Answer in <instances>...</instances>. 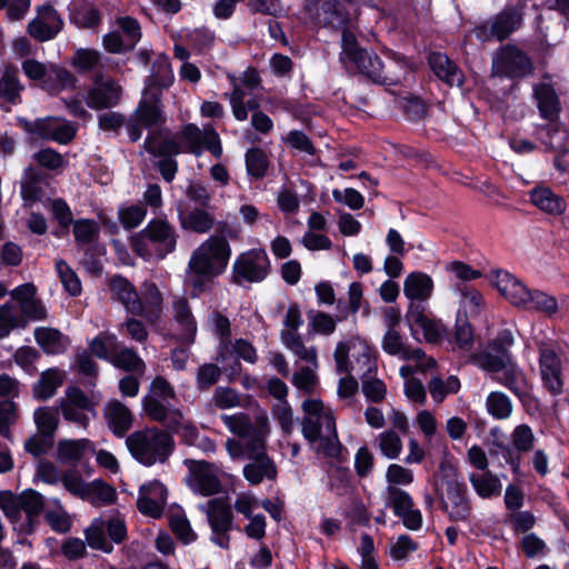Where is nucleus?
<instances>
[{
	"label": "nucleus",
	"mask_w": 569,
	"mask_h": 569,
	"mask_svg": "<svg viewBox=\"0 0 569 569\" xmlns=\"http://www.w3.org/2000/svg\"><path fill=\"white\" fill-rule=\"evenodd\" d=\"M435 495L439 509L447 515L451 522H467L471 516V501L467 485L459 479L458 469L448 460L439 463V471L435 475Z\"/></svg>",
	"instance_id": "nucleus-1"
},
{
	"label": "nucleus",
	"mask_w": 569,
	"mask_h": 569,
	"mask_svg": "<svg viewBox=\"0 0 569 569\" xmlns=\"http://www.w3.org/2000/svg\"><path fill=\"white\" fill-rule=\"evenodd\" d=\"M126 443L131 456L146 467L167 462L176 448L173 436L158 427L132 432Z\"/></svg>",
	"instance_id": "nucleus-2"
},
{
	"label": "nucleus",
	"mask_w": 569,
	"mask_h": 569,
	"mask_svg": "<svg viewBox=\"0 0 569 569\" xmlns=\"http://www.w3.org/2000/svg\"><path fill=\"white\" fill-rule=\"evenodd\" d=\"M178 234L167 219L152 218L147 226L130 239L132 251L144 260H150L153 254L159 259L172 253L177 247Z\"/></svg>",
	"instance_id": "nucleus-3"
},
{
	"label": "nucleus",
	"mask_w": 569,
	"mask_h": 569,
	"mask_svg": "<svg viewBox=\"0 0 569 569\" xmlns=\"http://www.w3.org/2000/svg\"><path fill=\"white\" fill-rule=\"evenodd\" d=\"M340 60L351 63L359 74L380 86H395L397 80L383 73V61L377 53L370 54L359 44L356 34L348 28L341 30Z\"/></svg>",
	"instance_id": "nucleus-4"
},
{
	"label": "nucleus",
	"mask_w": 569,
	"mask_h": 569,
	"mask_svg": "<svg viewBox=\"0 0 569 569\" xmlns=\"http://www.w3.org/2000/svg\"><path fill=\"white\" fill-rule=\"evenodd\" d=\"M340 60L351 63L359 74L380 86H395L397 80L383 73V61L377 53L370 54L359 44L356 34L348 28L341 30Z\"/></svg>",
	"instance_id": "nucleus-5"
},
{
	"label": "nucleus",
	"mask_w": 569,
	"mask_h": 569,
	"mask_svg": "<svg viewBox=\"0 0 569 569\" xmlns=\"http://www.w3.org/2000/svg\"><path fill=\"white\" fill-rule=\"evenodd\" d=\"M523 20L522 8L518 6H506L499 13L489 21H483L472 29L480 42L492 40L505 41L511 33L517 31Z\"/></svg>",
	"instance_id": "nucleus-6"
},
{
	"label": "nucleus",
	"mask_w": 569,
	"mask_h": 569,
	"mask_svg": "<svg viewBox=\"0 0 569 569\" xmlns=\"http://www.w3.org/2000/svg\"><path fill=\"white\" fill-rule=\"evenodd\" d=\"M345 0H303V10L315 22L321 23L325 28L343 30L351 23V14Z\"/></svg>",
	"instance_id": "nucleus-7"
},
{
	"label": "nucleus",
	"mask_w": 569,
	"mask_h": 569,
	"mask_svg": "<svg viewBox=\"0 0 569 569\" xmlns=\"http://www.w3.org/2000/svg\"><path fill=\"white\" fill-rule=\"evenodd\" d=\"M492 71L497 77L519 81L532 74L535 66L527 52L509 43L503 46L493 58Z\"/></svg>",
	"instance_id": "nucleus-8"
},
{
	"label": "nucleus",
	"mask_w": 569,
	"mask_h": 569,
	"mask_svg": "<svg viewBox=\"0 0 569 569\" xmlns=\"http://www.w3.org/2000/svg\"><path fill=\"white\" fill-rule=\"evenodd\" d=\"M271 271V262L263 248H252L241 252L232 266V282H262Z\"/></svg>",
	"instance_id": "nucleus-9"
},
{
	"label": "nucleus",
	"mask_w": 569,
	"mask_h": 569,
	"mask_svg": "<svg viewBox=\"0 0 569 569\" xmlns=\"http://www.w3.org/2000/svg\"><path fill=\"white\" fill-rule=\"evenodd\" d=\"M208 522L211 528L210 540L222 549L230 548V535L233 529L231 506L222 498L211 499L208 503Z\"/></svg>",
	"instance_id": "nucleus-10"
},
{
	"label": "nucleus",
	"mask_w": 569,
	"mask_h": 569,
	"mask_svg": "<svg viewBox=\"0 0 569 569\" xmlns=\"http://www.w3.org/2000/svg\"><path fill=\"white\" fill-rule=\"evenodd\" d=\"M179 139L184 146V153L196 157L202 154L203 149L208 150L214 158L222 156V146L218 132L211 128L202 132L194 123H187L179 132Z\"/></svg>",
	"instance_id": "nucleus-11"
},
{
	"label": "nucleus",
	"mask_w": 569,
	"mask_h": 569,
	"mask_svg": "<svg viewBox=\"0 0 569 569\" xmlns=\"http://www.w3.org/2000/svg\"><path fill=\"white\" fill-rule=\"evenodd\" d=\"M539 369L543 388L552 396L563 393L562 361L557 351L547 346L539 348Z\"/></svg>",
	"instance_id": "nucleus-12"
},
{
	"label": "nucleus",
	"mask_w": 569,
	"mask_h": 569,
	"mask_svg": "<svg viewBox=\"0 0 569 569\" xmlns=\"http://www.w3.org/2000/svg\"><path fill=\"white\" fill-rule=\"evenodd\" d=\"M38 17L28 24V33L40 42L52 40L62 30L63 20L51 4L40 6Z\"/></svg>",
	"instance_id": "nucleus-13"
},
{
	"label": "nucleus",
	"mask_w": 569,
	"mask_h": 569,
	"mask_svg": "<svg viewBox=\"0 0 569 569\" xmlns=\"http://www.w3.org/2000/svg\"><path fill=\"white\" fill-rule=\"evenodd\" d=\"M121 99V87L112 79L104 80L101 73L94 77L93 86L87 91L86 103L90 109L104 110L116 107Z\"/></svg>",
	"instance_id": "nucleus-14"
},
{
	"label": "nucleus",
	"mask_w": 569,
	"mask_h": 569,
	"mask_svg": "<svg viewBox=\"0 0 569 569\" xmlns=\"http://www.w3.org/2000/svg\"><path fill=\"white\" fill-rule=\"evenodd\" d=\"M427 63L438 80L448 87H463L466 76L462 69L446 52L430 51Z\"/></svg>",
	"instance_id": "nucleus-15"
},
{
	"label": "nucleus",
	"mask_w": 569,
	"mask_h": 569,
	"mask_svg": "<svg viewBox=\"0 0 569 569\" xmlns=\"http://www.w3.org/2000/svg\"><path fill=\"white\" fill-rule=\"evenodd\" d=\"M167 498V487L159 480H152L139 488L137 508L142 515L158 519L162 516Z\"/></svg>",
	"instance_id": "nucleus-16"
},
{
	"label": "nucleus",
	"mask_w": 569,
	"mask_h": 569,
	"mask_svg": "<svg viewBox=\"0 0 569 569\" xmlns=\"http://www.w3.org/2000/svg\"><path fill=\"white\" fill-rule=\"evenodd\" d=\"M109 290L112 298L119 301L127 312L133 316H146L142 298L136 287L124 276H112L109 280Z\"/></svg>",
	"instance_id": "nucleus-17"
},
{
	"label": "nucleus",
	"mask_w": 569,
	"mask_h": 569,
	"mask_svg": "<svg viewBox=\"0 0 569 569\" xmlns=\"http://www.w3.org/2000/svg\"><path fill=\"white\" fill-rule=\"evenodd\" d=\"M134 119L146 129L163 124L167 118L162 110L161 92L146 90L134 110Z\"/></svg>",
	"instance_id": "nucleus-18"
},
{
	"label": "nucleus",
	"mask_w": 569,
	"mask_h": 569,
	"mask_svg": "<svg viewBox=\"0 0 569 569\" xmlns=\"http://www.w3.org/2000/svg\"><path fill=\"white\" fill-rule=\"evenodd\" d=\"M491 274L493 284L501 296H503L515 307L522 308L526 302L529 288L507 271L493 270Z\"/></svg>",
	"instance_id": "nucleus-19"
},
{
	"label": "nucleus",
	"mask_w": 569,
	"mask_h": 569,
	"mask_svg": "<svg viewBox=\"0 0 569 569\" xmlns=\"http://www.w3.org/2000/svg\"><path fill=\"white\" fill-rule=\"evenodd\" d=\"M530 202L540 211L558 217L566 212V199L557 194L550 187L538 184L529 191Z\"/></svg>",
	"instance_id": "nucleus-20"
},
{
	"label": "nucleus",
	"mask_w": 569,
	"mask_h": 569,
	"mask_svg": "<svg viewBox=\"0 0 569 569\" xmlns=\"http://www.w3.org/2000/svg\"><path fill=\"white\" fill-rule=\"evenodd\" d=\"M533 97L537 100V107L542 119L549 122L559 119L561 112L560 100L551 83H536L533 86Z\"/></svg>",
	"instance_id": "nucleus-21"
},
{
	"label": "nucleus",
	"mask_w": 569,
	"mask_h": 569,
	"mask_svg": "<svg viewBox=\"0 0 569 569\" xmlns=\"http://www.w3.org/2000/svg\"><path fill=\"white\" fill-rule=\"evenodd\" d=\"M207 209L199 207L193 209L179 208L178 220L181 229L199 234L209 232L214 224L216 218Z\"/></svg>",
	"instance_id": "nucleus-22"
},
{
	"label": "nucleus",
	"mask_w": 569,
	"mask_h": 569,
	"mask_svg": "<svg viewBox=\"0 0 569 569\" xmlns=\"http://www.w3.org/2000/svg\"><path fill=\"white\" fill-rule=\"evenodd\" d=\"M70 22L82 29H93L101 22V12L89 0H72L68 6Z\"/></svg>",
	"instance_id": "nucleus-23"
},
{
	"label": "nucleus",
	"mask_w": 569,
	"mask_h": 569,
	"mask_svg": "<svg viewBox=\"0 0 569 569\" xmlns=\"http://www.w3.org/2000/svg\"><path fill=\"white\" fill-rule=\"evenodd\" d=\"M189 462L198 491L202 496L209 497L221 491V482L219 478L210 471V462L206 460H190Z\"/></svg>",
	"instance_id": "nucleus-24"
},
{
	"label": "nucleus",
	"mask_w": 569,
	"mask_h": 569,
	"mask_svg": "<svg viewBox=\"0 0 569 569\" xmlns=\"http://www.w3.org/2000/svg\"><path fill=\"white\" fill-rule=\"evenodd\" d=\"M104 417L112 433L122 438L132 427V413L128 407L118 400L108 402Z\"/></svg>",
	"instance_id": "nucleus-25"
},
{
	"label": "nucleus",
	"mask_w": 569,
	"mask_h": 569,
	"mask_svg": "<svg viewBox=\"0 0 569 569\" xmlns=\"http://www.w3.org/2000/svg\"><path fill=\"white\" fill-rule=\"evenodd\" d=\"M433 287V280L429 274L413 271L405 279L403 293L410 301H426L431 297Z\"/></svg>",
	"instance_id": "nucleus-26"
},
{
	"label": "nucleus",
	"mask_w": 569,
	"mask_h": 569,
	"mask_svg": "<svg viewBox=\"0 0 569 569\" xmlns=\"http://www.w3.org/2000/svg\"><path fill=\"white\" fill-rule=\"evenodd\" d=\"M33 336L46 355H62L67 351L69 338L56 328L38 327Z\"/></svg>",
	"instance_id": "nucleus-27"
},
{
	"label": "nucleus",
	"mask_w": 569,
	"mask_h": 569,
	"mask_svg": "<svg viewBox=\"0 0 569 569\" xmlns=\"http://www.w3.org/2000/svg\"><path fill=\"white\" fill-rule=\"evenodd\" d=\"M362 356L366 358V363L368 365L367 371L362 377V392L368 401L380 403L383 401L387 393L386 383L381 379L373 377L377 373L376 359L371 358L367 352Z\"/></svg>",
	"instance_id": "nucleus-28"
},
{
	"label": "nucleus",
	"mask_w": 569,
	"mask_h": 569,
	"mask_svg": "<svg viewBox=\"0 0 569 569\" xmlns=\"http://www.w3.org/2000/svg\"><path fill=\"white\" fill-rule=\"evenodd\" d=\"M87 450H94L93 442L87 438L59 440L57 445V459L62 465H77L83 459Z\"/></svg>",
	"instance_id": "nucleus-29"
},
{
	"label": "nucleus",
	"mask_w": 569,
	"mask_h": 569,
	"mask_svg": "<svg viewBox=\"0 0 569 569\" xmlns=\"http://www.w3.org/2000/svg\"><path fill=\"white\" fill-rule=\"evenodd\" d=\"M257 462L248 463L243 467V477L251 485H259L263 478L270 480L277 477V467L266 452L256 456Z\"/></svg>",
	"instance_id": "nucleus-30"
},
{
	"label": "nucleus",
	"mask_w": 569,
	"mask_h": 569,
	"mask_svg": "<svg viewBox=\"0 0 569 569\" xmlns=\"http://www.w3.org/2000/svg\"><path fill=\"white\" fill-rule=\"evenodd\" d=\"M174 319L182 327V332L177 340L186 346L192 345L197 335V321L186 299L174 305Z\"/></svg>",
	"instance_id": "nucleus-31"
},
{
	"label": "nucleus",
	"mask_w": 569,
	"mask_h": 569,
	"mask_svg": "<svg viewBox=\"0 0 569 569\" xmlns=\"http://www.w3.org/2000/svg\"><path fill=\"white\" fill-rule=\"evenodd\" d=\"M522 309L530 312H539L551 318L559 311V305L555 296L538 289H529Z\"/></svg>",
	"instance_id": "nucleus-32"
},
{
	"label": "nucleus",
	"mask_w": 569,
	"mask_h": 569,
	"mask_svg": "<svg viewBox=\"0 0 569 569\" xmlns=\"http://www.w3.org/2000/svg\"><path fill=\"white\" fill-rule=\"evenodd\" d=\"M206 252L211 257L218 272L223 273L231 257V248L228 240L222 236H211L206 243Z\"/></svg>",
	"instance_id": "nucleus-33"
},
{
	"label": "nucleus",
	"mask_w": 569,
	"mask_h": 569,
	"mask_svg": "<svg viewBox=\"0 0 569 569\" xmlns=\"http://www.w3.org/2000/svg\"><path fill=\"white\" fill-rule=\"evenodd\" d=\"M78 79L68 69L51 64L49 80L46 81L43 90L50 94H57L64 89H74L77 87Z\"/></svg>",
	"instance_id": "nucleus-34"
},
{
	"label": "nucleus",
	"mask_w": 569,
	"mask_h": 569,
	"mask_svg": "<svg viewBox=\"0 0 569 569\" xmlns=\"http://www.w3.org/2000/svg\"><path fill=\"white\" fill-rule=\"evenodd\" d=\"M153 73L148 79V86L156 88V92L169 88L173 82V72L167 54H160L153 62Z\"/></svg>",
	"instance_id": "nucleus-35"
},
{
	"label": "nucleus",
	"mask_w": 569,
	"mask_h": 569,
	"mask_svg": "<svg viewBox=\"0 0 569 569\" xmlns=\"http://www.w3.org/2000/svg\"><path fill=\"white\" fill-rule=\"evenodd\" d=\"M247 174L256 180L266 177L270 160L266 151L259 147L249 148L244 154Z\"/></svg>",
	"instance_id": "nucleus-36"
},
{
	"label": "nucleus",
	"mask_w": 569,
	"mask_h": 569,
	"mask_svg": "<svg viewBox=\"0 0 569 569\" xmlns=\"http://www.w3.org/2000/svg\"><path fill=\"white\" fill-rule=\"evenodd\" d=\"M74 241L79 248L93 246L100 233V227L93 219L81 218L73 222Z\"/></svg>",
	"instance_id": "nucleus-37"
},
{
	"label": "nucleus",
	"mask_w": 569,
	"mask_h": 569,
	"mask_svg": "<svg viewBox=\"0 0 569 569\" xmlns=\"http://www.w3.org/2000/svg\"><path fill=\"white\" fill-rule=\"evenodd\" d=\"M23 90L16 69L6 68L0 79V98L4 101L17 104L21 102L20 92Z\"/></svg>",
	"instance_id": "nucleus-38"
},
{
	"label": "nucleus",
	"mask_w": 569,
	"mask_h": 569,
	"mask_svg": "<svg viewBox=\"0 0 569 569\" xmlns=\"http://www.w3.org/2000/svg\"><path fill=\"white\" fill-rule=\"evenodd\" d=\"M84 535L88 545L92 549L100 550L104 553H111L113 551V546L106 536L104 520L101 518H96L86 529Z\"/></svg>",
	"instance_id": "nucleus-39"
},
{
	"label": "nucleus",
	"mask_w": 569,
	"mask_h": 569,
	"mask_svg": "<svg viewBox=\"0 0 569 569\" xmlns=\"http://www.w3.org/2000/svg\"><path fill=\"white\" fill-rule=\"evenodd\" d=\"M62 380L58 369L50 368L41 373L38 382L33 386V396L38 400H47L51 398Z\"/></svg>",
	"instance_id": "nucleus-40"
},
{
	"label": "nucleus",
	"mask_w": 569,
	"mask_h": 569,
	"mask_svg": "<svg viewBox=\"0 0 569 569\" xmlns=\"http://www.w3.org/2000/svg\"><path fill=\"white\" fill-rule=\"evenodd\" d=\"M351 472L348 467L332 466L328 471V489L337 497H345L351 487Z\"/></svg>",
	"instance_id": "nucleus-41"
},
{
	"label": "nucleus",
	"mask_w": 569,
	"mask_h": 569,
	"mask_svg": "<svg viewBox=\"0 0 569 569\" xmlns=\"http://www.w3.org/2000/svg\"><path fill=\"white\" fill-rule=\"evenodd\" d=\"M469 480L477 495L481 498H491L501 493V482L491 472L483 475L471 473Z\"/></svg>",
	"instance_id": "nucleus-42"
},
{
	"label": "nucleus",
	"mask_w": 569,
	"mask_h": 569,
	"mask_svg": "<svg viewBox=\"0 0 569 569\" xmlns=\"http://www.w3.org/2000/svg\"><path fill=\"white\" fill-rule=\"evenodd\" d=\"M26 327V318L13 312L11 302L8 301L0 306V339L9 337L14 329H24Z\"/></svg>",
	"instance_id": "nucleus-43"
},
{
	"label": "nucleus",
	"mask_w": 569,
	"mask_h": 569,
	"mask_svg": "<svg viewBox=\"0 0 569 569\" xmlns=\"http://www.w3.org/2000/svg\"><path fill=\"white\" fill-rule=\"evenodd\" d=\"M147 216V208L144 204H121L118 208V219L124 230L131 231L139 227Z\"/></svg>",
	"instance_id": "nucleus-44"
},
{
	"label": "nucleus",
	"mask_w": 569,
	"mask_h": 569,
	"mask_svg": "<svg viewBox=\"0 0 569 569\" xmlns=\"http://www.w3.org/2000/svg\"><path fill=\"white\" fill-rule=\"evenodd\" d=\"M488 412L497 420H503L510 417L512 412V402L510 398L501 391H492L486 399Z\"/></svg>",
	"instance_id": "nucleus-45"
},
{
	"label": "nucleus",
	"mask_w": 569,
	"mask_h": 569,
	"mask_svg": "<svg viewBox=\"0 0 569 569\" xmlns=\"http://www.w3.org/2000/svg\"><path fill=\"white\" fill-rule=\"evenodd\" d=\"M455 343L460 349H469L473 345V328L466 311L458 310L455 323Z\"/></svg>",
	"instance_id": "nucleus-46"
},
{
	"label": "nucleus",
	"mask_w": 569,
	"mask_h": 569,
	"mask_svg": "<svg viewBox=\"0 0 569 569\" xmlns=\"http://www.w3.org/2000/svg\"><path fill=\"white\" fill-rule=\"evenodd\" d=\"M56 270L64 290L71 297H79L82 292V284L76 271L63 259L56 261Z\"/></svg>",
	"instance_id": "nucleus-47"
},
{
	"label": "nucleus",
	"mask_w": 569,
	"mask_h": 569,
	"mask_svg": "<svg viewBox=\"0 0 569 569\" xmlns=\"http://www.w3.org/2000/svg\"><path fill=\"white\" fill-rule=\"evenodd\" d=\"M33 418L40 435L53 439L59 423L58 411L48 407H40L36 409Z\"/></svg>",
	"instance_id": "nucleus-48"
},
{
	"label": "nucleus",
	"mask_w": 569,
	"mask_h": 569,
	"mask_svg": "<svg viewBox=\"0 0 569 569\" xmlns=\"http://www.w3.org/2000/svg\"><path fill=\"white\" fill-rule=\"evenodd\" d=\"M220 418L231 433L240 438H248L252 435L253 425L248 413L221 415Z\"/></svg>",
	"instance_id": "nucleus-49"
},
{
	"label": "nucleus",
	"mask_w": 569,
	"mask_h": 569,
	"mask_svg": "<svg viewBox=\"0 0 569 569\" xmlns=\"http://www.w3.org/2000/svg\"><path fill=\"white\" fill-rule=\"evenodd\" d=\"M387 500L386 506L390 507L395 516H403L405 511H408L411 507H415V502L409 492L398 488L397 486L387 487Z\"/></svg>",
	"instance_id": "nucleus-50"
},
{
	"label": "nucleus",
	"mask_w": 569,
	"mask_h": 569,
	"mask_svg": "<svg viewBox=\"0 0 569 569\" xmlns=\"http://www.w3.org/2000/svg\"><path fill=\"white\" fill-rule=\"evenodd\" d=\"M188 266L192 274L196 276L217 277L221 274L213 264L211 257L206 251H202L201 248L193 251Z\"/></svg>",
	"instance_id": "nucleus-51"
},
{
	"label": "nucleus",
	"mask_w": 569,
	"mask_h": 569,
	"mask_svg": "<svg viewBox=\"0 0 569 569\" xmlns=\"http://www.w3.org/2000/svg\"><path fill=\"white\" fill-rule=\"evenodd\" d=\"M146 318L151 320L158 318L162 311L163 298L154 282L144 283L143 299Z\"/></svg>",
	"instance_id": "nucleus-52"
},
{
	"label": "nucleus",
	"mask_w": 569,
	"mask_h": 569,
	"mask_svg": "<svg viewBox=\"0 0 569 569\" xmlns=\"http://www.w3.org/2000/svg\"><path fill=\"white\" fill-rule=\"evenodd\" d=\"M110 363L126 372H134L144 367L142 359L133 348L124 347L113 355Z\"/></svg>",
	"instance_id": "nucleus-53"
},
{
	"label": "nucleus",
	"mask_w": 569,
	"mask_h": 569,
	"mask_svg": "<svg viewBox=\"0 0 569 569\" xmlns=\"http://www.w3.org/2000/svg\"><path fill=\"white\" fill-rule=\"evenodd\" d=\"M71 63L78 73H89L99 66L100 53L92 49H78Z\"/></svg>",
	"instance_id": "nucleus-54"
},
{
	"label": "nucleus",
	"mask_w": 569,
	"mask_h": 569,
	"mask_svg": "<svg viewBox=\"0 0 569 569\" xmlns=\"http://www.w3.org/2000/svg\"><path fill=\"white\" fill-rule=\"evenodd\" d=\"M116 343V335L100 332L89 342L90 353L98 359L110 362L113 355L110 353L109 347H113Z\"/></svg>",
	"instance_id": "nucleus-55"
},
{
	"label": "nucleus",
	"mask_w": 569,
	"mask_h": 569,
	"mask_svg": "<svg viewBox=\"0 0 569 569\" xmlns=\"http://www.w3.org/2000/svg\"><path fill=\"white\" fill-rule=\"evenodd\" d=\"M400 108L409 121L417 122L421 120L427 113L425 100L415 94L403 97L400 101Z\"/></svg>",
	"instance_id": "nucleus-56"
},
{
	"label": "nucleus",
	"mask_w": 569,
	"mask_h": 569,
	"mask_svg": "<svg viewBox=\"0 0 569 569\" xmlns=\"http://www.w3.org/2000/svg\"><path fill=\"white\" fill-rule=\"evenodd\" d=\"M94 498L102 505H111L117 499V491L114 487L107 483L103 479H94L89 482L87 490V498Z\"/></svg>",
	"instance_id": "nucleus-57"
},
{
	"label": "nucleus",
	"mask_w": 569,
	"mask_h": 569,
	"mask_svg": "<svg viewBox=\"0 0 569 569\" xmlns=\"http://www.w3.org/2000/svg\"><path fill=\"white\" fill-rule=\"evenodd\" d=\"M16 121L24 132L41 139H49L51 129L49 118H37L31 121L24 117H17Z\"/></svg>",
	"instance_id": "nucleus-58"
},
{
	"label": "nucleus",
	"mask_w": 569,
	"mask_h": 569,
	"mask_svg": "<svg viewBox=\"0 0 569 569\" xmlns=\"http://www.w3.org/2000/svg\"><path fill=\"white\" fill-rule=\"evenodd\" d=\"M169 526L176 537L180 539L184 545H189L196 541L197 535L193 532L191 525L186 516H171L169 519Z\"/></svg>",
	"instance_id": "nucleus-59"
},
{
	"label": "nucleus",
	"mask_w": 569,
	"mask_h": 569,
	"mask_svg": "<svg viewBox=\"0 0 569 569\" xmlns=\"http://www.w3.org/2000/svg\"><path fill=\"white\" fill-rule=\"evenodd\" d=\"M44 509L43 496L34 489H26L20 493V512L41 515Z\"/></svg>",
	"instance_id": "nucleus-60"
},
{
	"label": "nucleus",
	"mask_w": 569,
	"mask_h": 569,
	"mask_svg": "<svg viewBox=\"0 0 569 569\" xmlns=\"http://www.w3.org/2000/svg\"><path fill=\"white\" fill-rule=\"evenodd\" d=\"M164 402L161 399H156L154 396H144L141 401L146 416L156 422H164L167 420L169 410Z\"/></svg>",
	"instance_id": "nucleus-61"
},
{
	"label": "nucleus",
	"mask_w": 569,
	"mask_h": 569,
	"mask_svg": "<svg viewBox=\"0 0 569 569\" xmlns=\"http://www.w3.org/2000/svg\"><path fill=\"white\" fill-rule=\"evenodd\" d=\"M283 141L291 149L309 156H316L318 152L310 138L302 130L289 131Z\"/></svg>",
	"instance_id": "nucleus-62"
},
{
	"label": "nucleus",
	"mask_w": 569,
	"mask_h": 569,
	"mask_svg": "<svg viewBox=\"0 0 569 569\" xmlns=\"http://www.w3.org/2000/svg\"><path fill=\"white\" fill-rule=\"evenodd\" d=\"M33 160L42 168L48 170H58L64 167V159L53 148L47 147L34 152Z\"/></svg>",
	"instance_id": "nucleus-63"
},
{
	"label": "nucleus",
	"mask_w": 569,
	"mask_h": 569,
	"mask_svg": "<svg viewBox=\"0 0 569 569\" xmlns=\"http://www.w3.org/2000/svg\"><path fill=\"white\" fill-rule=\"evenodd\" d=\"M0 509L12 523L19 521L21 519L20 495L17 496L10 490L0 491Z\"/></svg>",
	"instance_id": "nucleus-64"
}]
</instances>
